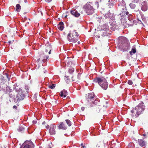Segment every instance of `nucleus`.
I'll use <instances>...</instances> for the list:
<instances>
[{"label": "nucleus", "instance_id": "obj_39", "mask_svg": "<svg viewBox=\"0 0 148 148\" xmlns=\"http://www.w3.org/2000/svg\"><path fill=\"white\" fill-rule=\"evenodd\" d=\"M134 112V111L133 110H132L131 111V112L132 113H133Z\"/></svg>", "mask_w": 148, "mask_h": 148}, {"label": "nucleus", "instance_id": "obj_23", "mask_svg": "<svg viewBox=\"0 0 148 148\" xmlns=\"http://www.w3.org/2000/svg\"><path fill=\"white\" fill-rule=\"evenodd\" d=\"M51 48V46L49 45L48 46H47V49H46L45 50V53L47 54V52H48V49H49V53L50 54L51 53V50L50 49Z\"/></svg>", "mask_w": 148, "mask_h": 148}, {"label": "nucleus", "instance_id": "obj_21", "mask_svg": "<svg viewBox=\"0 0 148 148\" xmlns=\"http://www.w3.org/2000/svg\"><path fill=\"white\" fill-rule=\"evenodd\" d=\"M136 49L135 46H133L132 49L131 51H130V53L131 55H132L133 54L136 53Z\"/></svg>", "mask_w": 148, "mask_h": 148}, {"label": "nucleus", "instance_id": "obj_3", "mask_svg": "<svg viewBox=\"0 0 148 148\" xmlns=\"http://www.w3.org/2000/svg\"><path fill=\"white\" fill-rule=\"evenodd\" d=\"M15 91L18 93L16 97L14 99V101L16 102L22 100L23 99L25 96L24 92L23 90L19 88L17 86L15 88Z\"/></svg>", "mask_w": 148, "mask_h": 148}, {"label": "nucleus", "instance_id": "obj_30", "mask_svg": "<svg viewBox=\"0 0 148 148\" xmlns=\"http://www.w3.org/2000/svg\"><path fill=\"white\" fill-rule=\"evenodd\" d=\"M55 84H52L51 85H49V88H50L51 89H53L55 87Z\"/></svg>", "mask_w": 148, "mask_h": 148}, {"label": "nucleus", "instance_id": "obj_28", "mask_svg": "<svg viewBox=\"0 0 148 148\" xmlns=\"http://www.w3.org/2000/svg\"><path fill=\"white\" fill-rule=\"evenodd\" d=\"M66 123L69 126H70L71 125V122L70 120L69 119H66L65 120Z\"/></svg>", "mask_w": 148, "mask_h": 148}, {"label": "nucleus", "instance_id": "obj_1", "mask_svg": "<svg viewBox=\"0 0 148 148\" xmlns=\"http://www.w3.org/2000/svg\"><path fill=\"white\" fill-rule=\"evenodd\" d=\"M118 46L121 50L123 51H127L130 48V44L127 42L125 37H123L121 39H119Z\"/></svg>", "mask_w": 148, "mask_h": 148}, {"label": "nucleus", "instance_id": "obj_45", "mask_svg": "<svg viewBox=\"0 0 148 148\" xmlns=\"http://www.w3.org/2000/svg\"><path fill=\"white\" fill-rule=\"evenodd\" d=\"M77 43L78 44H80V42L79 41L77 42Z\"/></svg>", "mask_w": 148, "mask_h": 148}, {"label": "nucleus", "instance_id": "obj_14", "mask_svg": "<svg viewBox=\"0 0 148 148\" xmlns=\"http://www.w3.org/2000/svg\"><path fill=\"white\" fill-rule=\"evenodd\" d=\"M80 74H78L77 76L75 75L73 76L72 77V80L73 81L77 82L80 79Z\"/></svg>", "mask_w": 148, "mask_h": 148}, {"label": "nucleus", "instance_id": "obj_41", "mask_svg": "<svg viewBox=\"0 0 148 148\" xmlns=\"http://www.w3.org/2000/svg\"><path fill=\"white\" fill-rule=\"evenodd\" d=\"M130 16H128V18L131 21L132 18L131 19V18H130Z\"/></svg>", "mask_w": 148, "mask_h": 148}, {"label": "nucleus", "instance_id": "obj_37", "mask_svg": "<svg viewBox=\"0 0 148 148\" xmlns=\"http://www.w3.org/2000/svg\"><path fill=\"white\" fill-rule=\"evenodd\" d=\"M13 108L14 109H17V107L16 106H13Z\"/></svg>", "mask_w": 148, "mask_h": 148}, {"label": "nucleus", "instance_id": "obj_17", "mask_svg": "<svg viewBox=\"0 0 148 148\" xmlns=\"http://www.w3.org/2000/svg\"><path fill=\"white\" fill-rule=\"evenodd\" d=\"M58 28L60 30H62L64 28V23L62 22H60L59 24L58 25Z\"/></svg>", "mask_w": 148, "mask_h": 148}, {"label": "nucleus", "instance_id": "obj_34", "mask_svg": "<svg viewBox=\"0 0 148 148\" xmlns=\"http://www.w3.org/2000/svg\"><path fill=\"white\" fill-rule=\"evenodd\" d=\"M103 35H102V37H103V36H106L107 35V33L105 31L104 32L103 31Z\"/></svg>", "mask_w": 148, "mask_h": 148}, {"label": "nucleus", "instance_id": "obj_19", "mask_svg": "<svg viewBox=\"0 0 148 148\" xmlns=\"http://www.w3.org/2000/svg\"><path fill=\"white\" fill-rule=\"evenodd\" d=\"M34 146L32 143H30L29 145L27 144L25 145L23 148H34Z\"/></svg>", "mask_w": 148, "mask_h": 148}, {"label": "nucleus", "instance_id": "obj_29", "mask_svg": "<svg viewBox=\"0 0 148 148\" xmlns=\"http://www.w3.org/2000/svg\"><path fill=\"white\" fill-rule=\"evenodd\" d=\"M47 72V70L45 69V68H44L42 67V68L41 69V72L42 73H45Z\"/></svg>", "mask_w": 148, "mask_h": 148}, {"label": "nucleus", "instance_id": "obj_22", "mask_svg": "<svg viewBox=\"0 0 148 148\" xmlns=\"http://www.w3.org/2000/svg\"><path fill=\"white\" fill-rule=\"evenodd\" d=\"M21 8V7L19 4L16 5V10L18 12H19L20 11V10Z\"/></svg>", "mask_w": 148, "mask_h": 148}, {"label": "nucleus", "instance_id": "obj_32", "mask_svg": "<svg viewBox=\"0 0 148 148\" xmlns=\"http://www.w3.org/2000/svg\"><path fill=\"white\" fill-rule=\"evenodd\" d=\"M101 145V144L100 143V142H98L97 143V144L96 145V146L97 147H99Z\"/></svg>", "mask_w": 148, "mask_h": 148}, {"label": "nucleus", "instance_id": "obj_20", "mask_svg": "<svg viewBox=\"0 0 148 148\" xmlns=\"http://www.w3.org/2000/svg\"><path fill=\"white\" fill-rule=\"evenodd\" d=\"M66 62L67 65L70 66H72L73 65H74L73 63L72 60L69 58V59H68L66 61Z\"/></svg>", "mask_w": 148, "mask_h": 148}, {"label": "nucleus", "instance_id": "obj_42", "mask_svg": "<svg viewBox=\"0 0 148 148\" xmlns=\"http://www.w3.org/2000/svg\"><path fill=\"white\" fill-rule=\"evenodd\" d=\"M129 14V12H126V15H128Z\"/></svg>", "mask_w": 148, "mask_h": 148}, {"label": "nucleus", "instance_id": "obj_47", "mask_svg": "<svg viewBox=\"0 0 148 148\" xmlns=\"http://www.w3.org/2000/svg\"><path fill=\"white\" fill-rule=\"evenodd\" d=\"M145 135H145V134H143V136H145Z\"/></svg>", "mask_w": 148, "mask_h": 148}, {"label": "nucleus", "instance_id": "obj_10", "mask_svg": "<svg viewBox=\"0 0 148 148\" xmlns=\"http://www.w3.org/2000/svg\"><path fill=\"white\" fill-rule=\"evenodd\" d=\"M48 57L49 56L46 53H43L40 55V58L38 59V61L39 62L42 60L43 62H45Z\"/></svg>", "mask_w": 148, "mask_h": 148}, {"label": "nucleus", "instance_id": "obj_46", "mask_svg": "<svg viewBox=\"0 0 148 148\" xmlns=\"http://www.w3.org/2000/svg\"><path fill=\"white\" fill-rule=\"evenodd\" d=\"M45 122H43L42 123V124H44V123H45Z\"/></svg>", "mask_w": 148, "mask_h": 148}, {"label": "nucleus", "instance_id": "obj_36", "mask_svg": "<svg viewBox=\"0 0 148 148\" xmlns=\"http://www.w3.org/2000/svg\"><path fill=\"white\" fill-rule=\"evenodd\" d=\"M45 0L47 2H48V3H49L52 1V0Z\"/></svg>", "mask_w": 148, "mask_h": 148}, {"label": "nucleus", "instance_id": "obj_18", "mask_svg": "<svg viewBox=\"0 0 148 148\" xmlns=\"http://www.w3.org/2000/svg\"><path fill=\"white\" fill-rule=\"evenodd\" d=\"M102 29L105 31H108L109 29V27L107 24H105L102 27Z\"/></svg>", "mask_w": 148, "mask_h": 148}, {"label": "nucleus", "instance_id": "obj_49", "mask_svg": "<svg viewBox=\"0 0 148 148\" xmlns=\"http://www.w3.org/2000/svg\"><path fill=\"white\" fill-rule=\"evenodd\" d=\"M147 135H148V133H147Z\"/></svg>", "mask_w": 148, "mask_h": 148}, {"label": "nucleus", "instance_id": "obj_43", "mask_svg": "<svg viewBox=\"0 0 148 148\" xmlns=\"http://www.w3.org/2000/svg\"><path fill=\"white\" fill-rule=\"evenodd\" d=\"M24 2L25 3H27V0H24Z\"/></svg>", "mask_w": 148, "mask_h": 148}, {"label": "nucleus", "instance_id": "obj_15", "mask_svg": "<svg viewBox=\"0 0 148 148\" xmlns=\"http://www.w3.org/2000/svg\"><path fill=\"white\" fill-rule=\"evenodd\" d=\"M138 142L139 145L141 147L145 146L146 145L145 141L143 139H139L138 140Z\"/></svg>", "mask_w": 148, "mask_h": 148}, {"label": "nucleus", "instance_id": "obj_44", "mask_svg": "<svg viewBox=\"0 0 148 148\" xmlns=\"http://www.w3.org/2000/svg\"><path fill=\"white\" fill-rule=\"evenodd\" d=\"M69 82V79H67V82Z\"/></svg>", "mask_w": 148, "mask_h": 148}, {"label": "nucleus", "instance_id": "obj_16", "mask_svg": "<svg viewBox=\"0 0 148 148\" xmlns=\"http://www.w3.org/2000/svg\"><path fill=\"white\" fill-rule=\"evenodd\" d=\"M67 95V92L65 90H63L60 92V96L61 97H66Z\"/></svg>", "mask_w": 148, "mask_h": 148}, {"label": "nucleus", "instance_id": "obj_24", "mask_svg": "<svg viewBox=\"0 0 148 148\" xmlns=\"http://www.w3.org/2000/svg\"><path fill=\"white\" fill-rule=\"evenodd\" d=\"M111 15V14L110 12H108L107 13H106L105 15V17L106 18H110V15Z\"/></svg>", "mask_w": 148, "mask_h": 148}, {"label": "nucleus", "instance_id": "obj_12", "mask_svg": "<svg viewBox=\"0 0 148 148\" xmlns=\"http://www.w3.org/2000/svg\"><path fill=\"white\" fill-rule=\"evenodd\" d=\"M103 30L98 31L95 34V37L97 38H99L100 37H102V35H103Z\"/></svg>", "mask_w": 148, "mask_h": 148}, {"label": "nucleus", "instance_id": "obj_38", "mask_svg": "<svg viewBox=\"0 0 148 148\" xmlns=\"http://www.w3.org/2000/svg\"><path fill=\"white\" fill-rule=\"evenodd\" d=\"M81 109L82 111H84L85 109V108L84 107H82L81 108Z\"/></svg>", "mask_w": 148, "mask_h": 148}, {"label": "nucleus", "instance_id": "obj_31", "mask_svg": "<svg viewBox=\"0 0 148 148\" xmlns=\"http://www.w3.org/2000/svg\"><path fill=\"white\" fill-rule=\"evenodd\" d=\"M127 83L130 85H132L133 84L132 81L131 80H128L127 82Z\"/></svg>", "mask_w": 148, "mask_h": 148}, {"label": "nucleus", "instance_id": "obj_6", "mask_svg": "<svg viewBox=\"0 0 148 148\" xmlns=\"http://www.w3.org/2000/svg\"><path fill=\"white\" fill-rule=\"evenodd\" d=\"M94 97V93H91L88 94L87 100L90 103L91 102V103H92L90 106V107H92L94 106L95 105H97L99 102L97 100H95Z\"/></svg>", "mask_w": 148, "mask_h": 148}, {"label": "nucleus", "instance_id": "obj_8", "mask_svg": "<svg viewBox=\"0 0 148 148\" xmlns=\"http://www.w3.org/2000/svg\"><path fill=\"white\" fill-rule=\"evenodd\" d=\"M46 127L47 129L49 130V132L51 135H53L56 134V126L55 125H48Z\"/></svg>", "mask_w": 148, "mask_h": 148}, {"label": "nucleus", "instance_id": "obj_40", "mask_svg": "<svg viewBox=\"0 0 148 148\" xmlns=\"http://www.w3.org/2000/svg\"><path fill=\"white\" fill-rule=\"evenodd\" d=\"M81 146H82V147H83V148H84V147H85V146H84V145H83V144L82 143L81 144Z\"/></svg>", "mask_w": 148, "mask_h": 148}, {"label": "nucleus", "instance_id": "obj_9", "mask_svg": "<svg viewBox=\"0 0 148 148\" xmlns=\"http://www.w3.org/2000/svg\"><path fill=\"white\" fill-rule=\"evenodd\" d=\"M85 11L87 13L88 15H90L94 12V9L90 5H88L85 7Z\"/></svg>", "mask_w": 148, "mask_h": 148}, {"label": "nucleus", "instance_id": "obj_7", "mask_svg": "<svg viewBox=\"0 0 148 148\" xmlns=\"http://www.w3.org/2000/svg\"><path fill=\"white\" fill-rule=\"evenodd\" d=\"M4 76H1L0 77V84L1 85H3L7 81H9L10 80V76L8 75L7 73H4Z\"/></svg>", "mask_w": 148, "mask_h": 148}, {"label": "nucleus", "instance_id": "obj_5", "mask_svg": "<svg viewBox=\"0 0 148 148\" xmlns=\"http://www.w3.org/2000/svg\"><path fill=\"white\" fill-rule=\"evenodd\" d=\"M136 111V113L135 115L136 117H138L139 115L143 113L145 109V106L144 103L142 102H140L139 104L135 108Z\"/></svg>", "mask_w": 148, "mask_h": 148}, {"label": "nucleus", "instance_id": "obj_25", "mask_svg": "<svg viewBox=\"0 0 148 148\" xmlns=\"http://www.w3.org/2000/svg\"><path fill=\"white\" fill-rule=\"evenodd\" d=\"M18 132H23L24 130V128L22 126L20 127L18 129Z\"/></svg>", "mask_w": 148, "mask_h": 148}, {"label": "nucleus", "instance_id": "obj_35", "mask_svg": "<svg viewBox=\"0 0 148 148\" xmlns=\"http://www.w3.org/2000/svg\"><path fill=\"white\" fill-rule=\"evenodd\" d=\"M14 37L13 36H12V37H11L9 38V40H13V41L14 42Z\"/></svg>", "mask_w": 148, "mask_h": 148}, {"label": "nucleus", "instance_id": "obj_48", "mask_svg": "<svg viewBox=\"0 0 148 148\" xmlns=\"http://www.w3.org/2000/svg\"><path fill=\"white\" fill-rule=\"evenodd\" d=\"M132 116H134V114H133V115L132 114Z\"/></svg>", "mask_w": 148, "mask_h": 148}, {"label": "nucleus", "instance_id": "obj_2", "mask_svg": "<svg viewBox=\"0 0 148 148\" xmlns=\"http://www.w3.org/2000/svg\"><path fill=\"white\" fill-rule=\"evenodd\" d=\"M79 34L76 31L73 30L70 31L67 36L69 41L72 42H76L78 40Z\"/></svg>", "mask_w": 148, "mask_h": 148}, {"label": "nucleus", "instance_id": "obj_33", "mask_svg": "<svg viewBox=\"0 0 148 148\" xmlns=\"http://www.w3.org/2000/svg\"><path fill=\"white\" fill-rule=\"evenodd\" d=\"M14 42L13 41V40H9L8 41V44L9 45H10L11 44H12L13 42Z\"/></svg>", "mask_w": 148, "mask_h": 148}, {"label": "nucleus", "instance_id": "obj_27", "mask_svg": "<svg viewBox=\"0 0 148 148\" xmlns=\"http://www.w3.org/2000/svg\"><path fill=\"white\" fill-rule=\"evenodd\" d=\"M130 7L132 9H134L136 7V5L133 3H130Z\"/></svg>", "mask_w": 148, "mask_h": 148}, {"label": "nucleus", "instance_id": "obj_4", "mask_svg": "<svg viewBox=\"0 0 148 148\" xmlns=\"http://www.w3.org/2000/svg\"><path fill=\"white\" fill-rule=\"evenodd\" d=\"M94 81L97 83L104 89L106 90L108 88V84L106 79L103 77H97L94 79Z\"/></svg>", "mask_w": 148, "mask_h": 148}, {"label": "nucleus", "instance_id": "obj_26", "mask_svg": "<svg viewBox=\"0 0 148 148\" xmlns=\"http://www.w3.org/2000/svg\"><path fill=\"white\" fill-rule=\"evenodd\" d=\"M74 71V69L73 68L70 67L69 68V73L71 74Z\"/></svg>", "mask_w": 148, "mask_h": 148}, {"label": "nucleus", "instance_id": "obj_13", "mask_svg": "<svg viewBox=\"0 0 148 148\" xmlns=\"http://www.w3.org/2000/svg\"><path fill=\"white\" fill-rule=\"evenodd\" d=\"M71 13L72 15L76 17H78L80 15V14L75 10L71 11Z\"/></svg>", "mask_w": 148, "mask_h": 148}, {"label": "nucleus", "instance_id": "obj_11", "mask_svg": "<svg viewBox=\"0 0 148 148\" xmlns=\"http://www.w3.org/2000/svg\"><path fill=\"white\" fill-rule=\"evenodd\" d=\"M59 129H62L64 130H66V126L65 125L64 122H62L60 124H59L58 126Z\"/></svg>", "mask_w": 148, "mask_h": 148}]
</instances>
